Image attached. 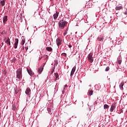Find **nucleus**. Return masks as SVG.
Listing matches in <instances>:
<instances>
[{
	"mask_svg": "<svg viewBox=\"0 0 127 127\" xmlns=\"http://www.w3.org/2000/svg\"><path fill=\"white\" fill-rule=\"evenodd\" d=\"M123 6H117L116 7V10H120V9H122Z\"/></svg>",
	"mask_w": 127,
	"mask_h": 127,
	"instance_id": "20",
	"label": "nucleus"
},
{
	"mask_svg": "<svg viewBox=\"0 0 127 127\" xmlns=\"http://www.w3.org/2000/svg\"><path fill=\"white\" fill-rule=\"evenodd\" d=\"M109 70H110V67H109V66L106 67V68H105V71L106 72H108V71H109Z\"/></svg>",
	"mask_w": 127,
	"mask_h": 127,
	"instance_id": "29",
	"label": "nucleus"
},
{
	"mask_svg": "<svg viewBox=\"0 0 127 127\" xmlns=\"http://www.w3.org/2000/svg\"><path fill=\"white\" fill-rule=\"evenodd\" d=\"M27 72H28L29 75H30V76H31V77H32V76H33L34 75V72H33L31 70H28V69H27Z\"/></svg>",
	"mask_w": 127,
	"mask_h": 127,
	"instance_id": "11",
	"label": "nucleus"
},
{
	"mask_svg": "<svg viewBox=\"0 0 127 127\" xmlns=\"http://www.w3.org/2000/svg\"><path fill=\"white\" fill-rule=\"evenodd\" d=\"M54 70H55V66L51 70V75H52L53 74V72H54Z\"/></svg>",
	"mask_w": 127,
	"mask_h": 127,
	"instance_id": "21",
	"label": "nucleus"
},
{
	"mask_svg": "<svg viewBox=\"0 0 127 127\" xmlns=\"http://www.w3.org/2000/svg\"><path fill=\"white\" fill-rule=\"evenodd\" d=\"M62 56H64V57H66L67 54L66 53H63L62 54Z\"/></svg>",
	"mask_w": 127,
	"mask_h": 127,
	"instance_id": "28",
	"label": "nucleus"
},
{
	"mask_svg": "<svg viewBox=\"0 0 127 127\" xmlns=\"http://www.w3.org/2000/svg\"><path fill=\"white\" fill-rule=\"evenodd\" d=\"M82 104H84V102H83V101H82Z\"/></svg>",
	"mask_w": 127,
	"mask_h": 127,
	"instance_id": "45",
	"label": "nucleus"
},
{
	"mask_svg": "<svg viewBox=\"0 0 127 127\" xmlns=\"http://www.w3.org/2000/svg\"><path fill=\"white\" fill-rule=\"evenodd\" d=\"M67 21H66L63 20H60L59 23V27L61 28V29H64L65 26L67 25Z\"/></svg>",
	"mask_w": 127,
	"mask_h": 127,
	"instance_id": "1",
	"label": "nucleus"
},
{
	"mask_svg": "<svg viewBox=\"0 0 127 127\" xmlns=\"http://www.w3.org/2000/svg\"><path fill=\"white\" fill-rule=\"evenodd\" d=\"M20 19H21V17H20Z\"/></svg>",
	"mask_w": 127,
	"mask_h": 127,
	"instance_id": "50",
	"label": "nucleus"
},
{
	"mask_svg": "<svg viewBox=\"0 0 127 127\" xmlns=\"http://www.w3.org/2000/svg\"><path fill=\"white\" fill-rule=\"evenodd\" d=\"M67 31H65L64 33V36H65V35H67Z\"/></svg>",
	"mask_w": 127,
	"mask_h": 127,
	"instance_id": "31",
	"label": "nucleus"
},
{
	"mask_svg": "<svg viewBox=\"0 0 127 127\" xmlns=\"http://www.w3.org/2000/svg\"><path fill=\"white\" fill-rule=\"evenodd\" d=\"M97 104H98V103H97V101L94 102V104H93L94 105V107L97 106Z\"/></svg>",
	"mask_w": 127,
	"mask_h": 127,
	"instance_id": "33",
	"label": "nucleus"
},
{
	"mask_svg": "<svg viewBox=\"0 0 127 127\" xmlns=\"http://www.w3.org/2000/svg\"><path fill=\"white\" fill-rule=\"evenodd\" d=\"M55 79H58V77H59V75H58V73H55Z\"/></svg>",
	"mask_w": 127,
	"mask_h": 127,
	"instance_id": "25",
	"label": "nucleus"
},
{
	"mask_svg": "<svg viewBox=\"0 0 127 127\" xmlns=\"http://www.w3.org/2000/svg\"><path fill=\"white\" fill-rule=\"evenodd\" d=\"M66 87H67V84H66L65 85H64V89H65L66 88Z\"/></svg>",
	"mask_w": 127,
	"mask_h": 127,
	"instance_id": "39",
	"label": "nucleus"
},
{
	"mask_svg": "<svg viewBox=\"0 0 127 127\" xmlns=\"http://www.w3.org/2000/svg\"><path fill=\"white\" fill-rule=\"evenodd\" d=\"M47 111L48 112V113L50 114V115H52V111L51 110V109L50 108H48L47 109Z\"/></svg>",
	"mask_w": 127,
	"mask_h": 127,
	"instance_id": "19",
	"label": "nucleus"
},
{
	"mask_svg": "<svg viewBox=\"0 0 127 127\" xmlns=\"http://www.w3.org/2000/svg\"><path fill=\"white\" fill-rule=\"evenodd\" d=\"M0 7H1V5H0Z\"/></svg>",
	"mask_w": 127,
	"mask_h": 127,
	"instance_id": "47",
	"label": "nucleus"
},
{
	"mask_svg": "<svg viewBox=\"0 0 127 127\" xmlns=\"http://www.w3.org/2000/svg\"><path fill=\"white\" fill-rule=\"evenodd\" d=\"M6 21H7V16H5L3 17V23H5V22H6Z\"/></svg>",
	"mask_w": 127,
	"mask_h": 127,
	"instance_id": "13",
	"label": "nucleus"
},
{
	"mask_svg": "<svg viewBox=\"0 0 127 127\" xmlns=\"http://www.w3.org/2000/svg\"><path fill=\"white\" fill-rule=\"evenodd\" d=\"M59 15V12L56 11L53 15L54 19H57Z\"/></svg>",
	"mask_w": 127,
	"mask_h": 127,
	"instance_id": "7",
	"label": "nucleus"
},
{
	"mask_svg": "<svg viewBox=\"0 0 127 127\" xmlns=\"http://www.w3.org/2000/svg\"><path fill=\"white\" fill-rule=\"evenodd\" d=\"M46 50H47V51H49V52H51V51H52L53 49H52V48L50 47H47Z\"/></svg>",
	"mask_w": 127,
	"mask_h": 127,
	"instance_id": "17",
	"label": "nucleus"
},
{
	"mask_svg": "<svg viewBox=\"0 0 127 127\" xmlns=\"http://www.w3.org/2000/svg\"><path fill=\"white\" fill-rule=\"evenodd\" d=\"M15 109H16V107L15 106V104H13L12 105V110L13 111H15Z\"/></svg>",
	"mask_w": 127,
	"mask_h": 127,
	"instance_id": "23",
	"label": "nucleus"
},
{
	"mask_svg": "<svg viewBox=\"0 0 127 127\" xmlns=\"http://www.w3.org/2000/svg\"><path fill=\"white\" fill-rule=\"evenodd\" d=\"M58 64V62L56 61L55 63L54 64V66H55V65H56V66H57Z\"/></svg>",
	"mask_w": 127,
	"mask_h": 127,
	"instance_id": "30",
	"label": "nucleus"
},
{
	"mask_svg": "<svg viewBox=\"0 0 127 127\" xmlns=\"http://www.w3.org/2000/svg\"><path fill=\"white\" fill-rule=\"evenodd\" d=\"M25 49L26 51H27L28 50V47H25Z\"/></svg>",
	"mask_w": 127,
	"mask_h": 127,
	"instance_id": "37",
	"label": "nucleus"
},
{
	"mask_svg": "<svg viewBox=\"0 0 127 127\" xmlns=\"http://www.w3.org/2000/svg\"><path fill=\"white\" fill-rule=\"evenodd\" d=\"M124 86H125V82L122 81L121 82V84H120V89L122 90V91L124 90Z\"/></svg>",
	"mask_w": 127,
	"mask_h": 127,
	"instance_id": "12",
	"label": "nucleus"
},
{
	"mask_svg": "<svg viewBox=\"0 0 127 127\" xmlns=\"http://www.w3.org/2000/svg\"><path fill=\"white\" fill-rule=\"evenodd\" d=\"M14 91L15 92L14 93L15 95H16V94L18 93V91H17V88H16V86H15V88H14Z\"/></svg>",
	"mask_w": 127,
	"mask_h": 127,
	"instance_id": "22",
	"label": "nucleus"
},
{
	"mask_svg": "<svg viewBox=\"0 0 127 127\" xmlns=\"http://www.w3.org/2000/svg\"><path fill=\"white\" fill-rule=\"evenodd\" d=\"M30 93H31V90H30V88H27L25 91V94L27 96H29V95H30Z\"/></svg>",
	"mask_w": 127,
	"mask_h": 127,
	"instance_id": "8",
	"label": "nucleus"
},
{
	"mask_svg": "<svg viewBox=\"0 0 127 127\" xmlns=\"http://www.w3.org/2000/svg\"><path fill=\"white\" fill-rule=\"evenodd\" d=\"M56 43L58 46H60V45L62 44V39L59 38H57Z\"/></svg>",
	"mask_w": 127,
	"mask_h": 127,
	"instance_id": "4",
	"label": "nucleus"
},
{
	"mask_svg": "<svg viewBox=\"0 0 127 127\" xmlns=\"http://www.w3.org/2000/svg\"><path fill=\"white\" fill-rule=\"evenodd\" d=\"M104 110H107V109H109V105H108L107 104H105L104 105Z\"/></svg>",
	"mask_w": 127,
	"mask_h": 127,
	"instance_id": "24",
	"label": "nucleus"
},
{
	"mask_svg": "<svg viewBox=\"0 0 127 127\" xmlns=\"http://www.w3.org/2000/svg\"><path fill=\"white\" fill-rule=\"evenodd\" d=\"M4 9H5V8H4V7L3 10H4Z\"/></svg>",
	"mask_w": 127,
	"mask_h": 127,
	"instance_id": "48",
	"label": "nucleus"
},
{
	"mask_svg": "<svg viewBox=\"0 0 127 127\" xmlns=\"http://www.w3.org/2000/svg\"><path fill=\"white\" fill-rule=\"evenodd\" d=\"M115 109H116V106H115V104H112L110 109V112L113 113V112H114V111L115 110Z\"/></svg>",
	"mask_w": 127,
	"mask_h": 127,
	"instance_id": "10",
	"label": "nucleus"
},
{
	"mask_svg": "<svg viewBox=\"0 0 127 127\" xmlns=\"http://www.w3.org/2000/svg\"><path fill=\"white\" fill-rule=\"evenodd\" d=\"M65 31L67 32L68 31V29H66Z\"/></svg>",
	"mask_w": 127,
	"mask_h": 127,
	"instance_id": "42",
	"label": "nucleus"
},
{
	"mask_svg": "<svg viewBox=\"0 0 127 127\" xmlns=\"http://www.w3.org/2000/svg\"><path fill=\"white\" fill-rule=\"evenodd\" d=\"M88 60L89 61L90 63H93V61H94V57L92 55L89 54L87 56Z\"/></svg>",
	"mask_w": 127,
	"mask_h": 127,
	"instance_id": "3",
	"label": "nucleus"
},
{
	"mask_svg": "<svg viewBox=\"0 0 127 127\" xmlns=\"http://www.w3.org/2000/svg\"><path fill=\"white\" fill-rule=\"evenodd\" d=\"M97 100H99V97L97 98Z\"/></svg>",
	"mask_w": 127,
	"mask_h": 127,
	"instance_id": "46",
	"label": "nucleus"
},
{
	"mask_svg": "<svg viewBox=\"0 0 127 127\" xmlns=\"http://www.w3.org/2000/svg\"><path fill=\"white\" fill-rule=\"evenodd\" d=\"M44 65H45V63H44Z\"/></svg>",
	"mask_w": 127,
	"mask_h": 127,
	"instance_id": "49",
	"label": "nucleus"
},
{
	"mask_svg": "<svg viewBox=\"0 0 127 127\" xmlns=\"http://www.w3.org/2000/svg\"><path fill=\"white\" fill-rule=\"evenodd\" d=\"M43 70V67L41 66L40 68H38V72L39 73V74H40Z\"/></svg>",
	"mask_w": 127,
	"mask_h": 127,
	"instance_id": "14",
	"label": "nucleus"
},
{
	"mask_svg": "<svg viewBox=\"0 0 127 127\" xmlns=\"http://www.w3.org/2000/svg\"><path fill=\"white\" fill-rule=\"evenodd\" d=\"M62 93L63 94H65V88H64Z\"/></svg>",
	"mask_w": 127,
	"mask_h": 127,
	"instance_id": "34",
	"label": "nucleus"
},
{
	"mask_svg": "<svg viewBox=\"0 0 127 127\" xmlns=\"http://www.w3.org/2000/svg\"><path fill=\"white\" fill-rule=\"evenodd\" d=\"M24 49V47L23 46V50Z\"/></svg>",
	"mask_w": 127,
	"mask_h": 127,
	"instance_id": "43",
	"label": "nucleus"
},
{
	"mask_svg": "<svg viewBox=\"0 0 127 127\" xmlns=\"http://www.w3.org/2000/svg\"><path fill=\"white\" fill-rule=\"evenodd\" d=\"M75 71H76V66H74L72 68V70L70 72V77H72L73 75H74V73H75Z\"/></svg>",
	"mask_w": 127,
	"mask_h": 127,
	"instance_id": "6",
	"label": "nucleus"
},
{
	"mask_svg": "<svg viewBox=\"0 0 127 127\" xmlns=\"http://www.w3.org/2000/svg\"><path fill=\"white\" fill-rule=\"evenodd\" d=\"M42 59V57H39V60H41V59Z\"/></svg>",
	"mask_w": 127,
	"mask_h": 127,
	"instance_id": "38",
	"label": "nucleus"
},
{
	"mask_svg": "<svg viewBox=\"0 0 127 127\" xmlns=\"http://www.w3.org/2000/svg\"><path fill=\"white\" fill-rule=\"evenodd\" d=\"M5 42L6 44H8V45H10V40L9 38L7 39Z\"/></svg>",
	"mask_w": 127,
	"mask_h": 127,
	"instance_id": "15",
	"label": "nucleus"
},
{
	"mask_svg": "<svg viewBox=\"0 0 127 127\" xmlns=\"http://www.w3.org/2000/svg\"><path fill=\"white\" fill-rule=\"evenodd\" d=\"M124 14H127V9L126 10L125 12H124Z\"/></svg>",
	"mask_w": 127,
	"mask_h": 127,
	"instance_id": "36",
	"label": "nucleus"
},
{
	"mask_svg": "<svg viewBox=\"0 0 127 127\" xmlns=\"http://www.w3.org/2000/svg\"><path fill=\"white\" fill-rule=\"evenodd\" d=\"M89 87H91V85H89Z\"/></svg>",
	"mask_w": 127,
	"mask_h": 127,
	"instance_id": "44",
	"label": "nucleus"
},
{
	"mask_svg": "<svg viewBox=\"0 0 127 127\" xmlns=\"http://www.w3.org/2000/svg\"><path fill=\"white\" fill-rule=\"evenodd\" d=\"M93 91L92 90L91 91H90L89 92H88V95L89 96H92V95H93Z\"/></svg>",
	"mask_w": 127,
	"mask_h": 127,
	"instance_id": "26",
	"label": "nucleus"
},
{
	"mask_svg": "<svg viewBox=\"0 0 127 127\" xmlns=\"http://www.w3.org/2000/svg\"><path fill=\"white\" fill-rule=\"evenodd\" d=\"M34 29V32H35V31H37V28H36V26H33Z\"/></svg>",
	"mask_w": 127,
	"mask_h": 127,
	"instance_id": "27",
	"label": "nucleus"
},
{
	"mask_svg": "<svg viewBox=\"0 0 127 127\" xmlns=\"http://www.w3.org/2000/svg\"><path fill=\"white\" fill-rule=\"evenodd\" d=\"M5 4V1L4 0H1L0 2V5H2V6H3Z\"/></svg>",
	"mask_w": 127,
	"mask_h": 127,
	"instance_id": "16",
	"label": "nucleus"
},
{
	"mask_svg": "<svg viewBox=\"0 0 127 127\" xmlns=\"http://www.w3.org/2000/svg\"><path fill=\"white\" fill-rule=\"evenodd\" d=\"M118 64H119L120 65L122 64V60L118 61Z\"/></svg>",
	"mask_w": 127,
	"mask_h": 127,
	"instance_id": "32",
	"label": "nucleus"
},
{
	"mask_svg": "<svg viewBox=\"0 0 127 127\" xmlns=\"http://www.w3.org/2000/svg\"><path fill=\"white\" fill-rule=\"evenodd\" d=\"M123 112H124V110H122L121 113H123Z\"/></svg>",
	"mask_w": 127,
	"mask_h": 127,
	"instance_id": "40",
	"label": "nucleus"
},
{
	"mask_svg": "<svg viewBox=\"0 0 127 127\" xmlns=\"http://www.w3.org/2000/svg\"><path fill=\"white\" fill-rule=\"evenodd\" d=\"M18 44V39H15L14 41V48L16 49L17 48V45Z\"/></svg>",
	"mask_w": 127,
	"mask_h": 127,
	"instance_id": "9",
	"label": "nucleus"
},
{
	"mask_svg": "<svg viewBox=\"0 0 127 127\" xmlns=\"http://www.w3.org/2000/svg\"><path fill=\"white\" fill-rule=\"evenodd\" d=\"M16 77L18 79L22 78V69L21 68H19L16 71Z\"/></svg>",
	"mask_w": 127,
	"mask_h": 127,
	"instance_id": "2",
	"label": "nucleus"
},
{
	"mask_svg": "<svg viewBox=\"0 0 127 127\" xmlns=\"http://www.w3.org/2000/svg\"><path fill=\"white\" fill-rule=\"evenodd\" d=\"M68 47L69 48H71V47H72V45L71 44H69Z\"/></svg>",
	"mask_w": 127,
	"mask_h": 127,
	"instance_id": "35",
	"label": "nucleus"
},
{
	"mask_svg": "<svg viewBox=\"0 0 127 127\" xmlns=\"http://www.w3.org/2000/svg\"><path fill=\"white\" fill-rule=\"evenodd\" d=\"M24 43H25V39L22 38L21 42V45H24Z\"/></svg>",
	"mask_w": 127,
	"mask_h": 127,
	"instance_id": "18",
	"label": "nucleus"
},
{
	"mask_svg": "<svg viewBox=\"0 0 127 127\" xmlns=\"http://www.w3.org/2000/svg\"><path fill=\"white\" fill-rule=\"evenodd\" d=\"M21 47V45L20 46V48H19V49H20V50H21V49H20Z\"/></svg>",
	"mask_w": 127,
	"mask_h": 127,
	"instance_id": "41",
	"label": "nucleus"
},
{
	"mask_svg": "<svg viewBox=\"0 0 127 127\" xmlns=\"http://www.w3.org/2000/svg\"><path fill=\"white\" fill-rule=\"evenodd\" d=\"M98 41H100V42H103L104 41V36L100 35L97 37Z\"/></svg>",
	"mask_w": 127,
	"mask_h": 127,
	"instance_id": "5",
	"label": "nucleus"
}]
</instances>
